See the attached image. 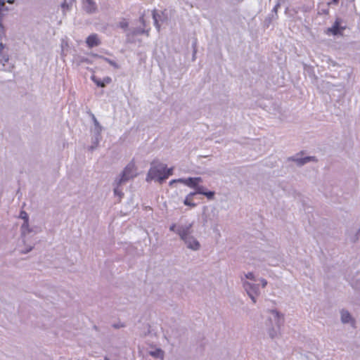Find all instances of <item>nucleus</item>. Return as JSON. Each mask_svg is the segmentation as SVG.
I'll use <instances>...</instances> for the list:
<instances>
[{"label": "nucleus", "mask_w": 360, "mask_h": 360, "mask_svg": "<svg viewBox=\"0 0 360 360\" xmlns=\"http://www.w3.org/2000/svg\"><path fill=\"white\" fill-rule=\"evenodd\" d=\"M75 0H71L70 2H68L66 0L61 4V8L63 15H66L67 12L69 11L72 6V3Z\"/></svg>", "instance_id": "9"}, {"label": "nucleus", "mask_w": 360, "mask_h": 360, "mask_svg": "<svg viewBox=\"0 0 360 360\" xmlns=\"http://www.w3.org/2000/svg\"><path fill=\"white\" fill-rule=\"evenodd\" d=\"M341 24H342V20L339 18H336L333 26L331 27H328L326 30V33L328 35H330V34H333V35L341 34V35H342V32L345 30V26H341Z\"/></svg>", "instance_id": "4"}, {"label": "nucleus", "mask_w": 360, "mask_h": 360, "mask_svg": "<svg viewBox=\"0 0 360 360\" xmlns=\"http://www.w3.org/2000/svg\"><path fill=\"white\" fill-rule=\"evenodd\" d=\"M6 1L9 4H13L14 2V0H6Z\"/></svg>", "instance_id": "29"}, {"label": "nucleus", "mask_w": 360, "mask_h": 360, "mask_svg": "<svg viewBox=\"0 0 360 360\" xmlns=\"http://www.w3.org/2000/svg\"><path fill=\"white\" fill-rule=\"evenodd\" d=\"M20 217L22 219H24V221H25V225L26 226H29V223H28V221H29V218H28V214L27 213L25 212V211H21L20 213Z\"/></svg>", "instance_id": "14"}, {"label": "nucleus", "mask_w": 360, "mask_h": 360, "mask_svg": "<svg viewBox=\"0 0 360 360\" xmlns=\"http://www.w3.org/2000/svg\"><path fill=\"white\" fill-rule=\"evenodd\" d=\"M311 158L308 157V158H304V159H303V160H301L300 161V164H304V163H305V162H308Z\"/></svg>", "instance_id": "21"}, {"label": "nucleus", "mask_w": 360, "mask_h": 360, "mask_svg": "<svg viewBox=\"0 0 360 360\" xmlns=\"http://www.w3.org/2000/svg\"><path fill=\"white\" fill-rule=\"evenodd\" d=\"M8 60V57L6 56H3L2 58H0V62H7Z\"/></svg>", "instance_id": "22"}, {"label": "nucleus", "mask_w": 360, "mask_h": 360, "mask_svg": "<svg viewBox=\"0 0 360 360\" xmlns=\"http://www.w3.org/2000/svg\"><path fill=\"white\" fill-rule=\"evenodd\" d=\"M175 228H176V224H172V225L170 226L169 229H170V231H175Z\"/></svg>", "instance_id": "25"}, {"label": "nucleus", "mask_w": 360, "mask_h": 360, "mask_svg": "<svg viewBox=\"0 0 360 360\" xmlns=\"http://www.w3.org/2000/svg\"><path fill=\"white\" fill-rule=\"evenodd\" d=\"M204 195H205L208 199H212L214 195V192L213 191H205L204 193Z\"/></svg>", "instance_id": "17"}, {"label": "nucleus", "mask_w": 360, "mask_h": 360, "mask_svg": "<svg viewBox=\"0 0 360 360\" xmlns=\"http://www.w3.org/2000/svg\"><path fill=\"white\" fill-rule=\"evenodd\" d=\"M111 81H112V79L110 77H106L103 79V82L105 83V85L110 84L111 82Z\"/></svg>", "instance_id": "19"}, {"label": "nucleus", "mask_w": 360, "mask_h": 360, "mask_svg": "<svg viewBox=\"0 0 360 360\" xmlns=\"http://www.w3.org/2000/svg\"><path fill=\"white\" fill-rule=\"evenodd\" d=\"M140 22L143 25H145V20H144V16L142 15L141 17H140Z\"/></svg>", "instance_id": "23"}, {"label": "nucleus", "mask_w": 360, "mask_h": 360, "mask_svg": "<svg viewBox=\"0 0 360 360\" xmlns=\"http://www.w3.org/2000/svg\"><path fill=\"white\" fill-rule=\"evenodd\" d=\"M86 2L90 6L89 11H91V10H95L96 6L95 4L91 0H86Z\"/></svg>", "instance_id": "18"}, {"label": "nucleus", "mask_w": 360, "mask_h": 360, "mask_svg": "<svg viewBox=\"0 0 360 360\" xmlns=\"http://www.w3.org/2000/svg\"><path fill=\"white\" fill-rule=\"evenodd\" d=\"M7 11H8V8L6 6V0H0V18Z\"/></svg>", "instance_id": "12"}, {"label": "nucleus", "mask_w": 360, "mask_h": 360, "mask_svg": "<svg viewBox=\"0 0 360 360\" xmlns=\"http://www.w3.org/2000/svg\"><path fill=\"white\" fill-rule=\"evenodd\" d=\"M194 188L195 189V192L193 193H195V195L197 193L204 195V193L205 192L204 188L202 186H199L198 185H197V186Z\"/></svg>", "instance_id": "16"}, {"label": "nucleus", "mask_w": 360, "mask_h": 360, "mask_svg": "<svg viewBox=\"0 0 360 360\" xmlns=\"http://www.w3.org/2000/svg\"><path fill=\"white\" fill-rule=\"evenodd\" d=\"M270 335H271V338H274V335L273 334H271V333H270Z\"/></svg>", "instance_id": "32"}, {"label": "nucleus", "mask_w": 360, "mask_h": 360, "mask_svg": "<svg viewBox=\"0 0 360 360\" xmlns=\"http://www.w3.org/2000/svg\"><path fill=\"white\" fill-rule=\"evenodd\" d=\"M4 49V47L2 45H1L0 46V49Z\"/></svg>", "instance_id": "30"}, {"label": "nucleus", "mask_w": 360, "mask_h": 360, "mask_svg": "<svg viewBox=\"0 0 360 360\" xmlns=\"http://www.w3.org/2000/svg\"><path fill=\"white\" fill-rule=\"evenodd\" d=\"M244 288L247 291L248 295L252 299L254 303L256 302L255 296L258 294V286L252 285L249 282L244 283Z\"/></svg>", "instance_id": "5"}, {"label": "nucleus", "mask_w": 360, "mask_h": 360, "mask_svg": "<svg viewBox=\"0 0 360 360\" xmlns=\"http://www.w3.org/2000/svg\"><path fill=\"white\" fill-rule=\"evenodd\" d=\"M91 79L98 86L104 87L105 86V83L103 82V80H101V79H98L94 75H93L91 77Z\"/></svg>", "instance_id": "13"}, {"label": "nucleus", "mask_w": 360, "mask_h": 360, "mask_svg": "<svg viewBox=\"0 0 360 360\" xmlns=\"http://www.w3.org/2000/svg\"><path fill=\"white\" fill-rule=\"evenodd\" d=\"M245 276L248 279H251V280L254 279V275L252 273H248V274L245 275Z\"/></svg>", "instance_id": "20"}, {"label": "nucleus", "mask_w": 360, "mask_h": 360, "mask_svg": "<svg viewBox=\"0 0 360 360\" xmlns=\"http://www.w3.org/2000/svg\"><path fill=\"white\" fill-rule=\"evenodd\" d=\"M118 26L123 29V30H126L128 26H129V23H128V21L127 19H122L118 24Z\"/></svg>", "instance_id": "15"}, {"label": "nucleus", "mask_w": 360, "mask_h": 360, "mask_svg": "<svg viewBox=\"0 0 360 360\" xmlns=\"http://www.w3.org/2000/svg\"><path fill=\"white\" fill-rule=\"evenodd\" d=\"M191 228V225L181 227L178 229L177 233L181 238L186 243L188 248L196 250L200 248V243L193 236H190Z\"/></svg>", "instance_id": "2"}, {"label": "nucleus", "mask_w": 360, "mask_h": 360, "mask_svg": "<svg viewBox=\"0 0 360 360\" xmlns=\"http://www.w3.org/2000/svg\"><path fill=\"white\" fill-rule=\"evenodd\" d=\"M195 193H189L185 198L184 203L186 205L191 206L192 207H195L196 204L193 202V196Z\"/></svg>", "instance_id": "10"}, {"label": "nucleus", "mask_w": 360, "mask_h": 360, "mask_svg": "<svg viewBox=\"0 0 360 360\" xmlns=\"http://www.w3.org/2000/svg\"><path fill=\"white\" fill-rule=\"evenodd\" d=\"M153 18H154V19H155V24L158 25V21H157V20H156V18H155V12H153Z\"/></svg>", "instance_id": "27"}, {"label": "nucleus", "mask_w": 360, "mask_h": 360, "mask_svg": "<svg viewBox=\"0 0 360 360\" xmlns=\"http://www.w3.org/2000/svg\"><path fill=\"white\" fill-rule=\"evenodd\" d=\"M27 227H28V226L25 225V222H24L23 224L22 225V229H27Z\"/></svg>", "instance_id": "28"}, {"label": "nucleus", "mask_w": 360, "mask_h": 360, "mask_svg": "<svg viewBox=\"0 0 360 360\" xmlns=\"http://www.w3.org/2000/svg\"><path fill=\"white\" fill-rule=\"evenodd\" d=\"M331 1H332V3H333L335 4H338L340 0H331Z\"/></svg>", "instance_id": "26"}, {"label": "nucleus", "mask_w": 360, "mask_h": 360, "mask_svg": "<svg viewBox=\"0 0 360 360\" xmlns=\"http://www.w3.org/2000/svg\"><path fill=\"white\" fill-rule=\"evenodd\" d=\"M115 193L117 194V189H115Z\"/></svg>", "instance_id": "31"}, {"label": "nucleus", "mask_w": 360, "mask_h": 360, "mask_svg": "<svg viewBox=\"0 0 360 360\" xmlns=\"http://www.w3.org/2000/svg\"><path fill=\"white\" fill-rule=\"evenodd\" d=\"M341 319L343 323H349L352 321V317L347 311L342 310L341 311Z\"/></svg>", "instance_id": "11"}, {"label": "nucleus", "mask_w": 360, "mask_h": 360, "mask_svg": "<svg viewBox=\"0 0 360 360\" xmlns=\"http://www.w3.org/2000/svg\"><path fill=\"white\" fill-rule=\"evenodd\" d=\"M262 287L264 288L266 285V284H267V281L266 280H264V279H262Z\"/></svg>", "instance_id": "24"}, {"label": "nucleus", "mask_w": 360, "mask_h": 360, "mask_svg": "<svg viewBox=\"0 0 360 360\" xmlns=\"http://www.w3.org/2000/svg\"><path fill=\"white\" fill-rule=\"evenodd\" d=\"M172 168L167 169L166 165L153 162L147 175V181L157 179L162 182L172 174Z\"/></svg>", "instance_id": "1"}, {"label": "nucleus", "mask_w": 360, "mask_h": 360, "mask_svg": "<svg viewBox=\"0 0 360 360\" xmlns=\"http://www.w3.org/2000/svg\"><path fill=\"white\" fill-rule=\"evenodd\" d=\"M136 176V168L135 164L134 162H130L127 167L124 168L122 176L120 179L119 184H122L130 179L134 178Z\"/></svg>", "instance_id": "3"}, {"label": "nucleus", "mask_w": 360, "mask_h": 360, "mask_svg": "<svg viewBox=\"0 0 360 360\" xmlns=\"http://www.w3.org/2000/svg\"><path fill=\"white\" fill-rule=\"evenodd\" d=\"M176 181H178V182H182L184 183L185 185L191 187V188H195L197 186V185H198V184L200 182L202 181V179L200 177H195V178H192V177H189L188 179H177V180H173L171 181V184L173 183V182H176Z\"/></svg>", "instance_id": "6"}, {"label": "nucleus", "mask_w": 360, "mask_h": 360, "mask_svg": "<svg viewBox=\"0 0 360 360\" xmlns=\"http://www.w3.org/2000/svg\"><path fill=\"white\" fill-rule=\"evenodd\" d=\"M271 313L274 316L275 323L278 326V327H280L281 324L283 321V316L280 315L279 313L275 310H271Z\"/></svg>", "instance_id": "8"}, {"label": "nucleus", "mask_w": 360, "mask_h": 360, "mask_svg": "<svg viewBox=\"0 0 360 360\" xmlns=\"http://www.w3.org/2000/svg\"><path fill=\"white\" fill-rule=\"evenodd\" d=\"M86 43L89 48H92L99 45L101 42L98 37V35L96 34H93L89 35L86 38Z\"/></svg>", "instance_id": "7"}]
</instances>
